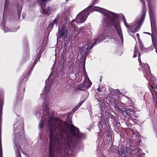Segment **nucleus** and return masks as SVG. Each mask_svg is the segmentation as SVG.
Segmentation results:
<instances>
[{"instance_id": "nucleus-32", "label": "nucleus", "mask_w": 157, "mask_h": 157, "mask_svg": "<svg viewBox=\"0 0 157 157\" xmlns=\"http://www.w3.org/2000/svg\"><path fill=\"white\" fill-rule=\"evenodd\" d=\"M7 0L6 1V2H7ZM8 3V2H6V3Z\"/></svg>"}, {"instance_id": "nucleus-16", "label": "nucleus", "mask_w": 157, "mask_h": 157, "mask_svg": "<svg viewBox=\"0 0 157 157\" xmlns=\"http://www.w3.org/2000/svg\"><path fill=\"white\" fill-rule=\"evenodd\" d=\"M84 30V28L83 27H81L79 29V31H80V33L82 32L83 33V30Z\"/></svg>"}, {"instance_id": "nucleus-12", "label": "nucleus", "mask_w": 157, "mask_h": 157, "mask_svg": "<svg viewBox=\"0 0 157 157\" xmlns=\"http://www.w3.org/2000/svg\"><path fill=\"white\" fill-rule=\"evenodd\" d=\"M82 103H80L77 106H76L75 108L74 109V112L76 111L82 105Z\"/></svg>"}, {"instance_id": "nucleus-14", "label": "nucleus", "mask_w": 157, "mask_h": 157, "mask_svg": "<svg viewBox=\"0 0 157 157\" xmlns=\"http://www.w3.org/2000/svg\"><path fill=\"white\" fill-rule=\"evenodd\" d=\"M144 67H145V68L147 70H149V67L147 63L145 64L144 65Z\"/></svg>"}, {"instance_id": "nucleus-17", "label": "nucleus", "mask_w": 157, "mask_h": 157, "mask_svg": "<svg viewBox=\"0 0 157 157\" xmlns=\"http://www.w3.org/2000/svg\"><path fill=\"white\" fill-rule=\"evenodd\" d=\"M140 49H141L142 51H143L144 50V46L141 44H140Z\"/></svg>"}, {"instance_id": "nucleus-3", "label": "nucleus", "mask_w": 157, "mask_h": 157, "mask_svg": "<svg viewBox=\"0 0 157 157\" xmlns=\"http://www.w3.org/2000/svg\"><path fill=\"white\" fill-rule=\"evenodd\" d=\"M92 84L91 82L88 78L85 81L82 83L78 85L77 87L78 90H84L89 88Z\"/></svg>"}, {"instance_id": "nucleus-30", "label": "nucleus", "mask_w": 157, "mask_h": 157, "mask_svg": "<svg viewBox=\"0 0 157 157\" xmlns=\"http://www.w3.org/2000/svg\"><path fill=\"white\" fill-rule=\"evenodd\" d=\"M4 31H5V32H7V31H5V29H4Z\"/></svg>"}, {"instance_id": "nucleus-11", "label": "nucleus", "mask_w": 157, "mask_h": 157, "mask_svg": "<svg viewBox=\"0 0 157 157\" xmlns=\"http://www.w3.org/2000/svg\"><path fill=\"white\" fill-rule=\"evenodd\" d=\"M44 125V121L42 120L41 121L40 123L39 124V126L40 128H42Z\"/></svg>"}, {"instance_id": "nucleus-18", "label": "nucleus", "mask_w": 157, "mask_h": 157, "mask_svg": "<svg viewBox=\"0 0 157 157\" xmlns=\"http://www.w3.org/2000/svg\"><path fill=\"white\" fill-rule=\"evenodd\" d=\"M154 46H155L156 49V51L157 53V44H155Z\"/></svg>"}, {"instance_id": "nucleus-21", "label": "nucleus", "mask_w": 157, "mask_h": 157, "mask_svg": "<svg viewBox=\"0 0 157 157\" xmlns=\"http://www.w3.org/2000/svg\"><path fill=\"white\" fill-rule=\"evenodd\" d=\"M136 36H137V38H138V39H139V37H140V35H139V34L138 33H137L136 34Z\"/></svg>"}, {"instance_id": "nucleus-19", "label": "nucleus", "mask_w": 157, "mask_h": 157, "mask_svg": "<svg viewBox=\"0 0 157 157\" xmlns=\"http://www.w3.org/2000/svg\"><path fill=\"white\" fill-rule=\"evenodd\" d=\"M140 55H139V61L140 63L141 62V60L140 59Z\"/></svg>"}, {"instance_id": "nucleus-13", "label": "nucleus", "mask_w": 157, "mask_h": 157, "mask_svg": "<svg viewBox=\"0 0 157 157\" xmlns=\"http://www.w3.org/2000/svg\"><path fill=\"white\" fill-rule=\"evenodd\" d=\"M75 20H73L71 22V24L72 25V27H74V29H75V25L74 24V22H75Z\"/></svg>"}, {"instance_id": "nucleus-24", "label": "nucleus", "mask_w": 157, "mask_h": 157, "mask_svg": "<svg viewBox=\"0 0 157 157\" xmlns=\"http://www.w3.org/2000/svg\"><path fill=\"white\" fill-rule=\"evenodd\" d=\"M97 90L98 91H101V90H100V89L99 88H98V89H97Z\"/></svg>"}, {"instance_id": "nucleus-9", "label": "nucleus", "mask_w": 157, "mask_h": 157, "mask_svg": "<svg viewBox=\"0 0 157 157\" xmlns=\"http://www.w3.org/2000/svg\"><path fill=\"white\" fill-rule=\"evenodd\" d=\"M116 29L117 31V33L119 35L121 39H122L123 36L122 34L121 33V30L120 29L118 28H116Z\"/></svg>"}, {"instance_id": "nucleus-5", "label": "nucleus", "mask_w": 157, "mask_h": 157, "mask_svg": "<svg viewBox=\"0 0 157 157\" xmlns=\"http://www.w3.org/2000/svg\"><path fill=\"white\" fill-rule=\"evenodd\" d=\"M98 40H97L96 39L93 40L91 42L92 43L91 45H90V41L89 43L88 42L87 43H86V45L84 44V46L83 47L84 49L83 50V51L85 53L87 52L90 49L92 48L93 45L97 43L96 42Z\"/></svg>"}, {"instance_id": "nucleus-15", "label": "nucleus", "mask_w": 157, "mask_h": 157, "mask_svg": "<svg viewBox=\"0 0 157 157\" xmlns=\"http://www.w3.org/2000/svg\"><path fill=\"white\" fill-rule=\"evenodd\" d=\"M115 92L118 94H120V91L118 89L116 90L115 91Z\"/></svg>"}, {"instance_id": "nucleus-26", "label": "nucleus", "mask_w": 157, "mask_h": 157, "mask_svg": "<svg viewBox=\"0 0 157 157\" xmlns=\"http://www.w3.org/2000/svg\"><path fill=\"white\" fill-rule=\"evenodd\" d=\"M141 1L142 2H143L144 4V3L143 2V0H141Z\"/></svg>"}, {"instance_id": "nucleus-4", "label": "nucleus", "mask_w": 157, "mask_h": 157, "mask_svg": "<svg viewBox=\"0 0 157 157\" xmlns=\"http://www.w3.org/2000/svg\"><path fill=\"white\" fill-rule=\"evenodd\" d=\"M96 10L100 13H103L104 14V16L106 17V19L107 20L109 19L111 17V16H112L113 17L116 16L114 13L107 11L102 8L97 7Z\"/></svg>"}, {"instance_id": "nucleus-2", "label": "nucleus", "mask_w": 157, "mask_h": 157, "mask_svg": "<svg viewBox=\"0 0 157 157\" xmlns=\"http://www.w3.org/2000/svg\"><path fill=\"white\" fill-rule=\"evenodd\" d=\"M89 12L86 9L80 13L77 16L76 19L78 23H83L86 20Z\"/></svg>"}, {"instance_id": "nucleus-1", "label": "nucleus", "mask_w": 157, "mask_h": 157, "mask_svg": "<svg viewBox=\"0 0 157 157\" xmlns=\"http://www.w3.org/2000/svg\"><path fill=\"white\" fill-rule=\"evenodd\" d=\"M48 102L46 101L43 104V114L45 120H47L50 128L49 157H54L55 152L60 153L62 149L60 147H56L60 139L63 136L67 135L65 138V143L69 147L73 144L74 138H80L79 130L78 128L73 125H71L67 128L65 122L60 120L55 119L52 117V114L50 113L48 108Z\"/></svg>"}, {"instance_id": "nucleus-22", "label": "nucleus", "mask_w": 157, "mask_h": 157, "mask_svg": "<svg viewBox=\"0 0 157 157\" xmlns=\"http://www.w3.org/2000/svg\"><path fill=\"white\" fill-rule=\"evenodd\" d=\"M136 54L135 52L134 54L133 55V57L134 58L136 57Z\"/></svg>"}, {"instance_id": "nucleus-29", "label": "nucleus", "mask_w": 157, "mask_h": 157, "mask_svg": "<svg viewBox=\"0 0 157 157\" xmlns=\"http://www.w3.org/2000/svg\"><path fill=\"white\" fill-rule=\"evenodd\" d=\"M100 81L101 82V78L100 79Z\"/></svg>"}, {"instance_id": "nucleus-25", "label": "nucleus", "mask_w": 157, "mask_h": 157, "mask_svg": "<svg viewBox=\"0 0 157 157\" xmlns=\"http://www.w3.org/2000/svg\"><path fill=\"white\" fill-rule=\"evenodd\" d=\"M152 41H153V43H155V40H153V38L152 37Z\"/></svg>"}, {"instance_id": "nucleus-7", "label": "nucleus", "mask_w": 157, "mask_h": 157, "mask_svg": "<svg viewBox=\"0 0 157 157\" xmlns=\"http://www.w3.org/2000/svg\"><path fill=\"white\" fill-rule=\"evenodd\" d=\"M58 32H59L57 36V39L59 38L65 37L67 36V33L63 30V29L62 30L61 32H60L59 30Z\"/></svg>"}, {"instance_id": "nucleus-8", "label": "nucleus", "mask_w": 157, "mask_h": 157, "mask_svg": "<svg viewBox=\"0 0 157 157\" xmlns=\"http://www.w3.org/2000/svg\"><path fill=\"white\" fill-rule=\"evenodd\" d=\"M124 24L125 25V26H126V27L128 29H129L128 31H130L131 32H136V31L135 30H134L132 29V27L129 26L128 25L127 23V22L125 20H124Z\"/></svg>"}, {"instance_id": "nucleus-20", "label": "nucleus", "mask_w": 157, "mask_h": 157, "mask_svg": "<svg viewBox=\"0 0 157 157\" xmlns=\"http://www.w3.org/2000/svg\"><path fill=\"white\" fill-rule=\"evenodd\" d=\"M6 1L7 0H6V2L5 4V8H6Z\"/></svg>"}, {"instance_id": "nucleus-33", "label": "nucleus", "mask_w": 157, "mask_h": 157, "mask_svg": "<svg viewBox=\"0 0 157 157\" xmlns=\"http://www.w3.org/2000/svg\"><path fill=\"white\" fill-rule=\"evenodd\" d=\"M19 157H21V156H19Z\"/></svg>"}, {"instance_id": "nucleus-31", "label": "nucleus", "mask_w": 157, "mask_h": 157, "mask_svg": "<svg viewBox=\"0 0 157 157\" xmlns=\"http://www.w3.org/2000/svg\"><path fill=\"white\" fill-rule=\"evenodd\" d=\"M151 87H152V88H153V87L152 86Z\"/></svg>"}, {"instance_id": "nucleus-10", "label": "nucleus", "mask_w": 157, "mask_h": 157, "mask_svg": "<svg viewBox=\"0 0 157 157\" xmlns=\"http://www.w3.org/2000/svg\"><path fill=\"white\" fill-rule=\"evenodd\" d=\"M58 18L59 16H57V17L54 19L52 23L51 24L52 26H53L57 22Z\"/></svg>"}, {"instance_id": "nucleus-23", "label": "nucleus", "mask_w": 157, "mask_h": 157, "mask_svg": "<svg viewBox=\"0 0 157 157\" xmlns=\"http://www.w3.org/2000/svg\"><path fill=\"white\" fill-rule=\"evenodd\" d=\"M144 11H145V12L146 11V7H144Z\"/></svg>"}, {"instance_id": "nucleus-6", "label": "nucleus", "mask_w": 157, "mask_h": 157, "mask_svg": "<svg viewBox=\"0 0 157 157\" xmlns=\"http://www.w3.org/2000/svg\"><path fill=\"white\" fill-rule=\"evenodd\" d=\"M42 4L41 3V5L42 7V10L41 12L42 13L44 14H49L50 13V11L52 10L49 7H47L46 8H44Z\"/></svg>"}, {"instance_id": "nucleus-28", "label": "nucleus", "mask_w": 157, "mask_h": 157, "mask_svg": "<svg viewBox=\"0 0 157 157\" xmlns=\"http://www.w3.org/2000/svg\"><path fill=\"white\" fill-rule=\"evenodd\" d=\"M144 14L143 13V14H142V16H144Z\"/></svg>"}, {"instance_id": "nucleus-27", "label": "nucleus", "mask_w": 157, "mask_h": 157, "mask_svg": "<svg viewBox=\"0 0 157 157\" xmlns=\"http://www.w3.org/2000/svg\"><path fill=\"white\" fill-rule=\"evenodd\" d=\"M114 26L115 27H116V25L115 24V23H114Z\"/></svg>"}]
</instances>
